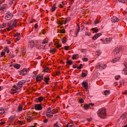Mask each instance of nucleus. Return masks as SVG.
I'll use <instances>...</instances> for the list:
<instances>
[{"instance_id":"obj_1","label":"nucleus","mask_w":127,"mask_h":127,"mask_svg":"<svg viewBox=\"0 0 127 127\" xmlns=\"http://www.w3.org/2000/svg\"><path fill=\"white\" fill-rule=\"evenodd\" d=\"M97 116L100 119H105L107 116V110L105 108H100L97 111Z\"/></svg>"},{"instance_id":"obj_2","label":"nucleus","mask_w":127,"mask_h":127,"mask_svg":"<svg viewBox=\"0 0 127 127\" xmlns=\"http://www.w3.org/2000/svg\"><path fill=\"white\" fill-rule=\"evenodd\" d=\"M13 17V14L12 13L8 12L6 13L5 19H6V20H9L11 18H12Z\"/></svg>"},{"instance_id":"obj_3","label":"nucleus","mask_w":127,"mask_h":127,"mask_svg":"<svg viewBox=\"0 0 127 127\" xmlns=\"http://www.w3.org/2000/svg\"><path fill=\"white\" fill-rule=\"evenodd\" d=\"M28 72V70H27V68H24L23 69H22L20 71V75H26Z\"/></svg>"},{"instance_id":"obj_4","label":"nucleus","mask_w":127,"mask_h":127,"mask_svg":"<svg viewBox=\"0 0 127 127\" xmlns=\"http://www.w3.org/2000/svg\"><path fill=\"white\" fill-rule=\"evenodd\" d=\"M24 83H25V81H21L18 82V84L17 85V88L18 89H20L21 88V87H22V85H23V84H24Z\"/></svg>"},{"instance_id":"obj_5","label":"nucleus","mask_w":127,"mask_h":127,"mask_svg":"<svg viewBox=\"0 0 127 127\" xmlns=\"http://www.w3.org/2000/svg\"><path fill=\"white\" fill-rule=\"evenodd\" d=\"M35 109L38 111H41V110H42V106H41V104H36L35 105Z\"/></svg>"},{"instance_id":"obj_6","label":"nucleus","mask_w":127,"mask_h":127,"mask_svg":"<svg viewBox=\"0 0 127 127\" xmlns=\"http://www.w3.org/2000/svg\"><path fill=\"white\" fill-rule=\"evenodd\" d=\"M111 21L112 22H118L120 21V19L118 18L116 16H113V17L111 18Z\"/></svg>"},{"instance_id":"obj_7","label":"nucleus","mask_w":127,"mask_h":127,"mask_svg":"<svg viewBox=\"0 0 127 127\" xmlns=\"http://www.w3.org/2000/svg\"><path fill=\"white\" fill-rule=\"evenodd\" d=\"M120 51H121V47H117L114 50V54L117 55L120 53Z\"/></svg>"},{"instance_id":"obj_8","label":"nucleus","mask_w":127,"mask_h":127,"mask_svg":"<svg viewBox=\"0 0 127 127\" xmlns=\"http://www.w3.org/2000/svg\"><path fill=\"white\" fill-rule=\"evenodd\" d=\"M82 87L85 89V90H87L89 88V86H88V82L86 81L82 82Z\"/></svg>"},{"instance_id":"obj_9","label":"nucleus","mask_w":127,"mask_h":127,"mask_svg":"<svg viewBox=\"0 0 127 127\" xmlns=\"http://www.w3.org/2000/svg\"><path fill=\"white\" fill-rule=\"evenodd\" d=\"M99 68L101 69V70H103L104 69H106V67H107V64H99Z\"/></svg>"},{"instance_id":"obj_10","label":"nucleus","mask_w":127,"mask_h":127,"mask_svg":"<svg viewBox=\"0 0 127 127\" xmlns=\"http://www.w3.org/2000/svg\"><path fill=\"white\" fill-rule=\"evenodd\" d=\"M111 38H107L103 41V44H107V43H110L111 42Z\"/></svg>"},{"instance_id":"obj_11","label":"nucleus","mask_w":127,"mask_h":127,"mask_svg":"<svg viewBox=\"0 0 127 127\" xmlns=\"http://www.w3.org/2000/svg\"><path fill=\"white\" fill-rule=\"evenodd\" d=\"M100 36H101V33H97L95 34L94 37H93L92 39L93 40H96L97 38H98V37H100Z\"/></svg>"},{"instance_id":"obj_12","label":"nucleus","mask_w":127,"mask_h":127,"mask_svg":"<svg viewBox=\"0 0 127 127\" xmlns=\"http://www.w3.org/2000/svg\"><path fill=\"white\" fill-rule=\"evenodd\" d=\"M79 32H80V25L78 24L77 31L75 33V37H77V36H78V34H79Z\"/></svg>"},{"instance_id":"obj_13","label":"nucleus","mask_w":127,"mask_h":127,"mask_svg":"<svg viewBox=\"0 0 127 127\" xmlns=\"http://www.w3.org/2000/svg\"><path fill=\"white\" fill-rule=\"evenodd\" d=\"M6 7V4H3L0 5V10H4V9H5V7Z\"/></svg>"},{"instance_id":"obj_14","label":"nucleus","mask_w":127,"mask_h":127,"mask_svg":"<svg viewBox=\"0 0 127 127\" xmlns=\"http://www.w3.org/2000/svg\"><path fill=\"white\" fill-rule=\"evenodd\" d=\"M13 66L16 69H19V68H20V64H13Z\"/></svg>"},{"instance_id":"obj_15","label":"nucleus","mask_w":127,"mask_h":127,"mask_svg":"<svg viewBox=\"0 0 127 127\" xmlns=\"http://www.w3.org/2000/svg\"><path fill=\"white\" fill-rule=\"evenodd\" d=\"M56 4L54 3L53 4V6L52 7V12H54V11H55V10H56V8H57V7H56Z\"/></svg>"},{"instance_id":"obj_16","label":"nucleus","mask_w":127,"mask_h":127,"mask_svg":"<svg viewBox=\"0 0 127 127\" xmlns=\"http://www.w3.org/2000/svg\"><path fill=\"white\" fill-rule=\"evenodd\" d=\"M47 114H51L52 115H53V112H52V110L51 108L49 107L48 109Z\"/></svg>"},{"instance_id":"obj_17","label":"nucleus","mask_w":127,"mask_h":127,"mask_svg":"<svg viewBox=\"0 0 127 127\" xmlns=\"http://www.w3.org/2000/svg\"><path fill=\"white\" fill-rule=\"evenodd\" d=\"M43 76H37L36 77V80L37 81H41V80H42L43 79Z\"/></svg>"},{"instance_id":"obj_18","label":"nucleus","mask_w":127,"mask_h":127,"mask_svg":"<svg viewBox=\"0 0 127 127\" xmlns=\"http://www.w3.org/2000/svg\"><path fill=\"white\" fill-rule=\"evenodd\" d=\"M78 56H79V55L76 54V55H73L72 57V59H73V60H75L78 58Z\"/></svg>"},{"instance_id":"obj_19","label":"nucleus","mask_w":127,"mask_h":127,"mask_svg":"<svg viewBox=\"0 0 127 127\" xmlns=\"http://www.w3.org/2000/svg\"><path fill=\"white\" fill-rule=\"evenodd\" d=\"M49 80H50V78L49 77V78L45 77L44 81L46 82V84H48V82H49Z\"/></svg>"},{"instance_id":"obj_20","label":"nucleus","mask_w":127,"mask_h":127,"mask_svg":"<svg viewBox=\"0 0 127 127\" xmlns=\"http://www.w3.org/2000/svg\"><path fill=\"white\" fill-rule=\"evenodd\" d=\"M16 22H17V20H15L14 21V22L12 23V26L13 28V27H15V26L16 25Z\"/></svg>"},{"instance_id":"obj_21","label":"nucleus","mask_w":127,"mask_h":127,"mask_svg":"<svg viewBox=\"0 0 127 127\" xmlns=\"http://www.w3.org/2000/svg\"><path fill=\"white\" fill-rule=\"evenodd\" d=\"M18 112H21L22 111V105H20L18 107Z\"/></svg>"},{"instance_id":"obj_22","label":"nucleus","mask_w":127,"mask_h":127,"mask_svg":"<svg viewBox=\"0 0 127 127\" xmlns=\"http://www.w3.org/2000/svg\"><path fill=\"white\" fill-rule=\"evenodd\" d=\"M4 50L6 52V53H9V49H8V48L5 47L4 48Z\"/></svg>"},{"instance_id":"obj_23","label":"nucleus","mask_w":127,"mask_h":127,"mask_svg":"<svg viewBox=\"0 0 127 127\" xmlns=\"http://www.w3.org/2000/svg\"><path fill=\"white\" fill-rule=\"evenodd\" d=\"M7 26L9 28H10V29L13 28L12 25L11 23H7Z\"/></svg>"},{"instance_id":"obj_24","label":"nucleus","mask_w":127,"mask_h":127,"mask_svg":"<svg viewBox=\"0 0 127 127\" xmlns=\"http://www.w3.org/2000/svg\"><path fill=\"white\" fill-rule=\"evenodd\" d=\"M91 30H92V31H94L95 33H97V32L99 31V30H98V29H97V28H93L91 29Z\"/></svg>"},{"instance_id":"obj_25","label":"nucleus","mask_w":127,"mask_h":127,"mask_svg":"<svg viewBox=\"0 0 127 127\" xmlns=\"http://www.w3.org/2000/svg\"><path fill=\"white\" fill-rule=\"evenodd\" d=\"M104 95H105V96H108V95H110V91H109V90L105 91Z\"/></svg>"},{"instance_id":"obj_26","label":"nucleus","mask_w":127,"mask_h":127,"mask_svg":"<svg viewBox=\"0 0 127 127\" xmlns=\"http://www.w3.org/2000/svg\"><path fill=\"white\" fill-rule=\"evenodd\" d=\"M66 63L68 65H72L73 62L71 60H68L66 62Z\"/></svg>"},{"instance_id":"obj_27","label":"nucleus","mask_w":127,"mask_h":127,"mask_svg":"<svg viewBox=\"0 0 127 127\" xmlns=\"http://www.w3.org/2000/svg\"><path fill=\"white\" fill-rule=\"evenodd\" d=\"M119 2H123V3H127V0H118Z\"/></svg>"},{"instance_id":"obj_28","label":"nucleus","mask_w":127,"mask_h":127,"mask_svg":"<svg viewBox=\"0 0 127 127\" xmlns=\"http://www.w3.org/2000/svg\"><path fill=\"white\" fill-rule=\"evenodd\" d=\"M4 109H1L0 110V115H3V114L4 113Z\"/></svg>"},{"instance_id":"obj_29","label":"nucleus","mask_w":127,"mask_h":127,"mask_svg":"<svg viewBox=\"0 0 127 127\" xmlns=\"http://www.w3.org/2000/svg\"><path fill=\"white\" fill-rule=\"evenodd\" d=\"M38 100L39 102H42V101H43V97H42V96H41L38 98Z\"/></svg>"},{"instance_id":"obj_30","label":"nucleus","mask_w":127,"mask_h":127,"mask_svg":"<svg viewBox=\"0 0 127 127\" xmlns=\"http://www.w3.org/2000/svg\"><path fill=\"white\" fill-rule=\"evenodd\" d=\"M66 38L65 37H64L62 39V42L63 43H66V42H67V41L66 40Z\"/></svg>"},{"instance_id":"obj_31","label":"nucleus","mask_w":127,"mask_h":127,"mask_svg":"<svg viewBox=\"0 0 127 127\" xmlns=\"http://www.w3.org/2000/svg\"><path fill=\"white\" fill-rule=\"evenodd\" d=\"M60 33H63V34H64V33H65V29H63L61 30H60Z\"/></svg>"},{"instance_id":"obj_32","label":"nucleus","mask_w":127,"mask_h":127,"mask_svg":"<svg viewBox=\"0 0 127 127\" xmlns=\"http://www.w3.org/2000/svg\"><path fill=\"white\" fill-rule=\"evenodd\" d=\"M46 115L47 116V117H48L49 118H53V115H51V114H49V113H47Z\"/></svg>"},{"instance_id":"obj_33","label":"nucleus","mask_w":127,"mask_h":127,"mask_svg":"<svg viewBox=\"0 0 127 127\" xmlns=\"http://www.w3.org/2000/svg\"><path fill=\"white\" fill-rule=\"evenodd\" d=\"M89 108H90V105H89V104H85L84 105V108L87 110V109H89Z\"/></svg>"},{"instance_id":"obj_34","label":"nucleus","mask_w":127,"mask_h":127,"mask_svg":"<svg viewBox=\"0 0 127 127\" xmlns=\"http://www.w3.org/2000/svg\"><path fill=\"white\" fill-rule=\"evenodd\" d=\"M5 54V52L2 51L1 53H0V58H1V57H2V56H3Z\"/></svg>"},{"instance_id":"obj_35","label":"nucleus","mask_w":127,"mask_h":127,"mask_svg":"<svg viewBox=\"0 0 127 127\" xmlns=\"http://www.w3.org/2000/svg\"><path fill=\"white\" fill-rule=\"evenodd\" d=\"M81 76H82V77H86L87 76V73L84 72H82Z\"/></svg>"},{"instance_id":"obj_36","label":"nucleus","mask_w":127,"mask_h":127,"mask_svg":"<svg viewBox=\"0 0 127 127\" xmlns=\"http://www.w3.org/2000/svg\"><path fill=\"white\" fill-rule=\"evenodd\" d=\"M5 26H6V23H3L2 24V25H1V27L2 28H3V27H5Z\"/></svg>"},{"instance_id":"obj_37","label":"nucleus","mask_w":127,"mask_h":127,"mask_svg":"<svg viewBox=\"0 0 127 127\" xmlns=\"http://www.w3.org/2000/svg\"><path fill=\"white\" fill-rule=\"evenodd\" d=\"M20 33H16L15 36V37L20 38Z\"/></svg>"},{"instance_id":"obj_38","label":"nucleus","mask_w":127,"mask_h":127,"mask_svg":"<svg viewBox=\"0 0 127 127\" xmlns=\"http://www.w3.org/2000/svg\"><path fill=\"white\" fill-rule=\"evenodd\" d=\"M77 69H82L83 68V64H80L79 66L77 67Z\"/></svg>"},{"instance_id":"obj_39","label":"nucleus","mask_w":127,"mask_h":127,"mask_svg":"<svg viewBox=\"0 0 127 127\" xmlns=\"http://www.w3.org/2000/svg\"><path fill=\"white\" fill-rule=\"evenodd\" d=\"M102 54V53L99 51L96 53V55H98V56H101V55Z\"/></svg>"},{"instance_id":"obj_40","label":"nucleus","mask_w":127,"mask_h":127,"mask_svg":"<svg viewBox=\"0 0 127 127\" xmlns=\"http://www.w3.org/2000/svg\"><path fill=\"white\" fill-rule=\"evenodd\" d=\"M66 127H73V125H71V123H68L67 125H66Z\"/></svg>"},{"instance_id":"obj_41","label":"nucleus","mask_w":127,"mask_h":127,"mask_svg":"<svg viewBox=\"0 0 127 127\" xmlns=\"http://www.w3.org/2000/svg\"><path fill=\"white\" fill-rule=\"evenodd\" d=\"M46 43H48V41L47 40H43L42 44H46Z\"/></svg>"},{"instance_id":"obj_42","label":"nucleus","mask_w":127,"mask_h":127,"mask_svg":"<svg viewBox=\"0 0 127 127\" xmlns=\"http://www.w3.org/2000/svg\"><path fill=\"white\" fill-rule=\"evenodd\" d=\"M79 103H80V104H83V103H84V100H83V99H80L79 100Z\"/></svg>"},{"instance_id":"obj_43","label":"nucleus","mask_w":127,"mask_h":127,"mask_svg":"<svg viewBox=\"0 0 127 127\" xmlns=\"http://www.w3.org/2000/svg\"><path fill=\"white\" fill-rule=\"evenodd\" d=\"M44 72H49V68H48V67H46V68L44 69Z\"/></svg>"},{"instance_id":"obj_44","label":"nucleus","mask_w":127,"mask_h":127,"mask_svg":"<svg viewBox=\"0 0 127 127\" xmlns=\"http://www.w3.org/2000/svg\"><path fill=\"white\" fill-rule=\"evenodd\" d=\"M83 61H84L85 62H87L88 61V58H82Z\"/></svg>"},{"instance_id":"obj_45","label":"nucleus","mask_w":127,"mask_h":127,"mask_svg":"<svg viewBox=\"0 0 127 127\" xmlns=\"http://www.w3.org/2000/svg\"><path fill=\"white\" fill-rule=\"evenodd\" d=\"M117 58H115L112 60L111 62H113V63H116L117 62Z\"/></svg>"},{"instance_id":"obj_46","label":"nucleus","mask_w":127,"mask_h":127,"mask_svg":"<svg viewBox=\"0 0 127 127\" xmlns=\"http://www.w3.org/2000/svg\"><path fill=\"white\" fill-rule=\"evenodd\" d=\"M85 35L87 36H90L91 35V33L89 32H87L85 33Z\"/></svg>"},{"instance_id":"obj_47","label":"nucleus","mask_w":127,"mask_h":127,"mask_svg":"<svg viewBox=\"0 0 127 127\" xmlns=\"http://www.w3.org/2000/svg\"><path fill=\"white\" fill-rule=\"evenodd\" d=\"M68 20H69V18H67L65 19V21L64 23V24H66V23H67V22H68Z\"/></svg>"},{"instance_id":"obj_48","label":"nucleus","mask_w":127,"mask_h":127,"mask_svg":"<svg viewBox=\"0 0 127 127\" xmlns=\"http://www.w3.org/2000/svg\"><path fill=\"white\" fill-rule=\"evenodd\" d=\"M98 23H99V20H94V24H98Z\"/></svg>"},{"instance_id":"obj_49","label":"nucleus","mask_w":127,"mask_h":127,"mask_svg":"<svg viewBox=\"0 0 127 127\" xmlns=\"http://www.w3.org/2000/svg\"><path fill=\"white\" fill-rule=\"evenodd\" d=\"M56 46L58 48H60V47L61 46V45L60 44H56Z\"/></svg>"},{"instance_id":"obj_50","label":"nucleus","mask_w":127,"mask_h":127,"mask_svg":"<svg viewBox=\"0 0 127 127\" xmlns=\"http://www.w3.org/2000/svg\"><path fill=\"white\" fill-rule=\"evenodd\" d=\"M127 69H124V74H125V75H127Z\"/></svg>"},{"instance_id":"obj_51","label":"nucleus","mask_w":127,"mask_h":127,"mask_svg":"<svg viewBox=\"0 0 127 127\" xmlns=\"http://www.w3.org/2000/svg\"><path fill=\"white\" fill-rule=\"evenodd\" d=\"M13 0H10L9 2V4H12V3H13Z\"/></svg>"},{"instance_id":"obj_52","label":"nucleus","mask_w":127,"mask_h":127,"mask_svg":"<svg viewBox=\"0 0 127 127\" xmlns=\"http://www.w3.org/2000/svg\"><path fill=\"white\" fill-rule=\"evenodd\" d=\"M18 124H19V125H21V126L22 125H23V121H19V122H18Z\"/></svg>"},{"instance_id":"obj_53","label":"nucleus","mask_w":127,"mask_h":127,"mask_svg":"<svg viewBox=\"0 0 127 127\" xmlns=\"http://www.w3.org/2000/svg\"><path fill=\"white\" fill-rule=\"evenodd\" d=\"M51 52H56V49H53L51 50Z\"/></svg>"},{"instance_id":"obj_54","label":"nucleus","mask_w":127,"mask_h":127,"mask_svg":"<svg viewBox=\"0 0 127 127\" xmlns=\"http://www.w3.org/2000/svg\"><path fill=\"white\" fill-rule=\"evenodd\" d=\"M69 46H65L64 49L65 50H68Z\"/></svg>"},{"instance_id":"obj_55","label":"nucleus","mask_w":127,"mask_h":127,"mask_svg":"<svg viewBox=\"0 0 127 127\" xmlns=\"http://www.w3.org/2000/svg\"><path fill=\"white\" fill-rule=\"evenodd\" d=\"M34 27H35V28H36V29L38 27V25L37 24V23H36V24H35Z\"/></svg>"},{"instance_id":"obj_56","label":"nucleus","mask_w":127,"mask_h":127,"mask_svg":"<svg viewBox=\"0 0 127 127\" xmlns=\"http://www.w3.org/2000/svg\"><path fill=\"white\" fill-rule=\"evenodd\" d=\"M89 107H91V106H95V104H93V103H89Z\"/></svg>"},{"instance_id":"obj_57","label":"nucleus","mask_w":127,"mask_h":127,"mask_svg":"<svg viewBox=\"0 0 127 127\" xmlns=\"http://www.w3.org/2000/svg\"><path fill=\"white\" fill-rule=\"evenodd\" d=\"M59 23L61 24V25H63V22H61V21H59Z\"/></svg>"},{"instance_id":"obj_58","label":"nucleus","mask_w":127,"mask_h":127,"mask_svg":"<svg viewBox=\"0 0 127 127\" xmlns=\"http://www.w3.org/2000/svg\"><path fill=\"white\" fill-rule=\"evenodd\" d=\"M87 121L90 123V122H92V119H87Z\"/></svg>"},{"instance_id":"obj_59","label":"nucleus","mask_w":127,"mask_h":127,"mask_svg":"<svg viewBox=\"0 0 127 127\" xmlns=\"http://www.w3.org/2000/svg\"><path fill=\"white\" fill-rule=\"evenodd\" d=\"M30 43L31 44V45L32 46H33V45H34V42H30Z\"/></svg>"},{"instance_id":"obj_60","label":"nucleus","mask_w":127,"mask_h":127,"mask_svg":"<svg viewBox=\"0 0 127 127\" xmlns=\"http://www.w3.org/2000/svg\"><path fill=\"white\" fill-rule=\"evenodd\" d=\"M14 88L15 89V91H16V90H17V86H16V85H14Z\"/></svg>"},{"instance_id":"obj_61","label":"nucleus","mask_w":127,"mask_h":127,"mask_svg":"<svg viewBox=\"0 0 127 127\" xmlns=\"http://www.w3.org/2000/svg\"><path fill=\"white\" fill-rule=\"evenodd\" d=\"M124 95H127V90L123 92Z\"/></svg>"},{"instance_id":"obj_62","label":"nucleus","mask_w":127,"mask_h":127,"mask_svg":"<svg viewBox=\"0 0 127 127\" xmlns=\"http://www.w3.org/2000/svg\"><path fill=\"white\" fill-rule=\"evenodd\" d=\"M47 122H48V119H45V120H44V122L46 124V123H47Z\"/></svg>"},{"instance_id":"obj_63","label":"nucleus","mask_w":127,"mask_h":127,"mask_svg":"<svg viewBox=\"0 0 127 127\" xmlns=\"http://www.w3.org/2000/svg\"><path fill=\"white\" fill-rule=\"evenodd\" d=\"M56 74H57V75H60V72H59V71H57V72H56Z\"/></svg>"},{"instance_id":"obj_64","label":"nucleus","mask_w":127,"mask_h":127,"mask_svg":"<svg viewBox=\"0 0 127 127\" xmlns=\"http://www.w3.org/2000/svg\"><path fill=\"white\" fill-rule=\"evenodd\" d=\"M20 38H18V37H16V40H17V41H18V40H20Z\"/></svg>"}]
</instances>
